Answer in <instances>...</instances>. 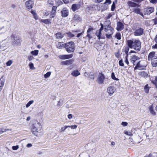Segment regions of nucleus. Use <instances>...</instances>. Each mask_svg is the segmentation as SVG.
Here are the masks:
<instances>
[{
    "label": "nucleus",
    "instance_id": "obj_19",
    "mask_svg": "<svg viewBox=\"0 0 157 157\" xmlns=\"http://www.w3.org/2000/svg\"><path fill=\"white\" fill-rule=\"evenodd\" d=\"M132 11L138 14L143 17H144V15L143 13L140 11V9L138 7L134 8L133 10Z\"/></svg>",
    "mask_w": 157,
    "mask_h": 157
},
{
    "label": "nucleus",
    "instance_id": "obj_44",
    "mask_svg": "<svg viewBox=\"0 0 157 157\" xmlns=\"http://www.w3.org/2000/svg\"><path fill=\"white\" fill-rule=\"evenodd\" d=\"M29 66L30 67V68L31 69L33 70L34 69V68L33 67L34 65L32 63H30L29 64Z\"/></svg>",
    "mask_w": 157,
    "mask_h": 157
},
{
    "label": "nucleus",
    "instance_id": "obj_6",
    "mask_svg": "<svg viewBox=\"0 0 157 157\" xmlns=\"http://www.w3.org/2000/svg\"><path fill=\"white\" fill-rule=\"evenodd\" d=\"M105 79V76L102 73H99L98 76L96 80L97 82L99 85L104 83Z\"/></svg>",
    "mask_w": 157,
    "mask_h": 157
},
{
    "label": "nucleus",
    "instance_id": "obj_32",
    "mask_svg": "<svg viewBox=\"0 0 157 157\" xmlns=\"http://www.w3.org/2000/svg\"><path fill=\"white\" fill-rule=\"evenodd\" d=\"M39 51L38 50H35L34 51H32L31 53L33 56H37L38 53Z\"/></svg>",
    "mask_w": 157,
    "mask_h": 157
},
{
    "label": "nucleus",
    "instance_id": "obj_13",
    "mask_svg": "<svg viewBox=\"0 0 157 157\" xmlns=\"http://www.w3.org/2000/svg\"><path fill=\"white\" fill-rule=\"evenodd\" d=\"M73 57L72 54L61 55L59 56V58L61 59H65L71 58Z\"/></svg>",
    "mask_w": 157,
    "mask_h": 157
},
{
    "label": "nucleus",
    "instance_id": "obj_27",
    "mask_svg": "<svg viewBox=\"0 0 157 157\" xmlns=\"http://www.w3.org/2000/svg\"><path fill=\"white\" fill-rule=\"evenodd\" d=\"M149 111L153 115H155L156 113L154 111L152 105L150 106L149 108Z\"/></svg>",
    "mask_w": 157,
    "mask_h": 157
},
{
    "label": "nucleus",
    "instance_id": "obj_61",
    "mask_svg": "<svg viewBox=\"0 0 157 157\" xmlns=\"http://www.w3.org/2000/svg\"><path fill=\"white\" fill-rule=\"evenodd\" d=\"M152 48H157V43L153 45L152 46Z\"/></svg>",
    "mask_w": 157,
    "mask_h": 157
},
{
    "label": "nucleus",
    "instance_id": "obj_48",
    "mask_svg": "<svg viewBox=\"0 0 157 157\" xmlns=\"http://www.w3.org/2000/svg\"><path fill=\"white\" fill-rule=\"evenodd\" d=\"M115 8V5L114 4V2H113V4L112 6L111 7V10L112 11H113Z\"/></svg>",
    "mask_w": 157,
    "mask_h": 157
},
{
    "label": "nucleus",
    "instance_id": "obj_8",
    "mask_svg": "<svg viewBox=\"0 0 157 157\" xmlns=\"http://www.w3.org/2000/svg\"><path fill=\"white\" fill-rule=\"evenodd\" d=\"M144 29L141 28H138L136 29L134 32V34L135 36H140L144 33Z\"/></svg>",
    "mask_w": 157,
    "mask_h": 157
},
{
    "label": "nucleus",
    "instance_id": "obj_52",
    "mask_svg": "<svg viewBox=\"0 0 157 157\" xmlns=\"http://www.w3.org/2000/svg\"><path fill=\"white\" fill-rule=\"evenodd\" d=\"M33 16L34 17V18H35V19L36 20H37L38 19V16H37V14L36 13V14H35L34 15H33Z\"/></svg>",
    "mask_w": 157,
    "mask_h": 157
},
{
    "label": "nucleus",
    "instance_id": "obj_17",
    "mask_svg": "<svg viewBox=\"0 0 157 157\" xmlns=\"http://www.w3.org/2000/svg\"><path fill=\"white\" fill-rule=\"evenodd\" d=\"M138 74L140 76L144 78H146L148 76V72L144 71L139 72Z\"/></svg>",
    "mask_w": 157,
    "mask_h": 157
},
{
    "label": "nucleus",
    "instance_id": "obj_41",
    "mask_svg": "<svg viewBox=\"0 0 157 157\" xmlns=\"http://www.w3.org/2000/svg\"><path fill=\"white\" fill-rule=\"evenodd\" d=\"M12 63V61L11 60H9L6 63V65L7 66H10Z\"/></svg>",
    "mask_w": 157,
    "mask_h": 157
},
{
    "label": "nucleus",
    "instance_id": "obj_60",
    "mask_svg": "<svg viewBox=\"0 0 157 157\" xmlns=\"http://www.w3.org/2000/svg\"><path fill=\"white\" fill-rule=\"evenodd\" d=\"M31 13L32 14H33V15H34L35 14H36V13L35 11L34 10H31Z\"/></svg>",
    "mask_w": 157,
    "mask_h": 157
},
{
    "label": "nucleus",
    "instance_id": "obj_15",
    "mask_svg": "<svg viewBox=\"0 0 157 157\" xmlns=\"http://www.w3.org/2000/svg\"><path fill=\"white\" fill-rule=\"evenodd\" d=\"M61 13L62 16L63 17H67L68 15V10L67 9L65 8L63 9Z\"/></svg>",
    "mask_w": 157,
    "mask_h": 157
},
{
    "label": "nucleus",
    "instance_id": "obj_58",
    "mask_svg": "<svg viewBox=\"0 0 157 157\" xmlns=\"http://www.w3.org/2000/svg\"><path fill=\"white\" fill-rule=\"evenodd\" d=\"M32 146V145L31 144H28L26 146L28 147H31Z\"/></svg>",
    "mask_w": 157,
    "mask_h": 157
},
{
    "label": "nucleus",
    "instance_id": "obj_62",
    "mask_svg": "<svg viewBox=\"0 0 157 157\" xmlns=\"http://www.w3.org/2000/svg\"><path fill=\"white\" fill-rule=\"evenodd\" d=\"M93 30V29L92 28H89L87 31V33H90L91 30Z\"/></svg>",
    "mask_w": 157,
    "mask_h": 157
},
{
    "label": "nucleus",
    "instance_id": "obj_37",
    "mask_svg": "<svg viewBox=\"0 0 157 157\" xmlns=\"http://www.w3.org/2000/svg\"><path fill=\"white\" fill-rule=\"evenodd\" d=\"M51 72H48L47 73L44 75V77L45 78H46L50 76L51 75Z\"/></svg>",
    "mask_w": 157,
    "mask_h": 157
},
{
    "label": "nucleus",
    "instance_id": "obj_63",
    "mask_svg": "<svg viewBox=\"0 0 157 157\" xmlns=\"http://www.w3.org/2000/svg\"><path fill=\"white\" fill-rule=\"evenodd\" d=\"M82 33H78L77 36V37H79L82 34Z\"/></svg>",
    "mask_w": 157,
    "mask_h": 157
},
{
    "label": "nucleus",
    "instance_id": "obj_42",
    "mask_svg": "<svg viewBox=\"0 0 157 157\" xmlns=\"http://www.w3.org/2000/svg\"><path fill=\"white\" fill-rule=\"evenodd\" d=\"M66 129H67V128H66V127L65 126L63 127H61V129L60 130V132H63L65 131V130Z\"/></svg>",
    "mask_w": 157,
    "mask_h": 157
},
{
    "label": "nucleus",
    "instance_id": "obj_59",
    "mask_svg": "<svg viewBox=\"0 0 157 157\" xmlns=\"http://www.w3.org/2000/svg\"><path fill=\"white\" fill-rule=\"evenodd\" d=\"M72 114H69L68 115V118L69 119H71V118H72Z\"/></svg>",
    "mask_w": 157,
    "mask_h": 157
},
{
    "label": "nucleus",
    "instance_id": "obj_55",
    "mask_svg": "<svg viewBox=\"0 0 157 157\" xmlns=\"http://www.w3.org/2000/svg\"><path fill=\"white\" fill-rule=\"evenodd\" d=\"M33 58V57L31 56H29V57L28 58V60L29 61H31L32 60V59Z\"/></svg>",
    "mask_w": 157,
    "mask_h": 157
},
{
    "label": "nucleus",
    "instance_id": "obj_26",
    "mask_svg": "<svg viewBox=\"0 0 157 157\" xmlns=\"http://www.w3.org/2000/svg\"><path fill=\"white\" fill-rule=\"evenodd\" d=\"M73 20L78 21H81V18L78 15L75 14L73 17Z\"/></svg>",
    "mask_w": 157,
    "mask_h": 157
},
{
    "label": "nucleus",
    "instance_id": "obj_10",
    "mask_svg": "<svg viewBox=\"0 0 157 157\" xmlns=\"http://www.w3.org/2000/svg\"><path fill=\"white\" fill-rule=\"evenodd\" d=\"M140 59V58L139 57L137 56H136L135 55H132L130 59V62L134 64H135V62L136 61H137V62Z\"/></svg>",
    "mask_w": 157,
    "mask_h": 157
},
{
    "label": "nucleus",
    "instance_id": "obj_45",
    "mask_svg": "<svg viewBox=\"0 0 157 157\" xmlns=\"http://www.w3.org/2000/svg\"><path fill=\"white\" fill-rule=\"evenodd\" d=\"M18 148H19V146L18 145L13 146L12 147V148L13 150H17Z\"/></svg>",
    "mask_w": 157,
    "mask_h": 157
},
{
    "label": "nucleus",
    "instance_id": "obj_28",
    "mask_svg": "<svg viewBox=\"0 0 157 157\" xmlns=\"http://www.w3.org/2000/svg\"><path fill=\"white\" fill-rule=\"evenodd\" d=\"M150 87H149L148 85L147 84L144 87V90L145 92L147 93L148 94L149 93V91L150 88Z\"/></svg>",
    "mask_w": 157,
    "mask_h": 157
},
{
    "label": "nucleus",
    "instance_id": "obj_46",
    "mask_svg": "<svg viewBox=\"0 0 157 157\" xmlns=\"http://www.w3.org/2000/svg\"><path fill=\"white\" fill-rule=\"evenodd\" d=\"M119 64L120 66H124V64L122 59H121L119 61Z\"/></svg>",
    "mask_w": 157,
    "mask_h": 157
},
{
    "label": "nucleus",
    "instance_id": "obj_7",
    "mask_svg": "<svg viewBox=\"0 0 157 157\" xmlns=\"http://www.w3.org/2000/svg\"><path fill=\"white\" fill-rule=\"evenodd\" d=\"M154 8L152 7H149L145 8L144 12V13L145 15H149L150 14L152 13L154 11Z\"/></svg>",
    "mask_w": 157,
    "mask_h": 157
},
{
    "label": "nucleus",
    "instance_id": "obj_49",
    "mask_svg": "<svg viewBox=\"0 0 157 157\" xmlns=\"http://www.w3.org/2000/svg\"><path fill=\"white\" fill-rule=\"evenodd\" d=\"M93 1L96 3H99L103 1V0H92Z\"/></svg>",
    "mask_w": 157,
    "mask_h": 157
},
{
    "label": "nucleus",
    "instance_id": "obj_1",
    "mask_svg": "<svg viewBox=\"0 0 157 157\" xmlns=\"http://www.w3.org/2000/svg\"><path fill=\"white\" fill-rule=\"evenodd\" d=\"M128 46L131 48L133 49L138 52L140 50L141 42L139 40H128L127 41Z\"/></svg>",
    "mask_w": 157,
    "mask_h": 157
},
{
    "label": "nucleus",
    "instance_id": "obj_4",
    "mask_svg": "<svg viewBox=\"0 0 157 157\" xmlns=\"http://www.w3.org/2000/svg\"><path fill=\"white\" fill-rule=\"evenodd\" d=\"M65 48L68 53L73 52L75 50V44L72 41L65 44Z\"/></svg>",
    "mask_w": 157,
    "mask_h": 157
},
{
    "label": "nucleus",
    "instance_id": "obj_43",
    "mask_svg": "<svg viewBox=\"0 0 157 157\" xmlns=\"http://www.w3.org/2000/svg\"><path fill=\"white\" fill-rule=\"evenodd\" d=\"M129 47L128 46V47H126L125 48V49H124V52H125L126 54V55H127L128 54V51H129Z\"/></svg>",
    "mask_w": 157,
    "mask_h": 157
},
{
    "label": "nucleus",
    "instance_id": "obj_29",
    "mask_svg": "<svg viewBox=\"0 0 157 157\" xmlns=\"http://www.w3.org/2000/svg\"><path fill=\"white\" fill-rule=\"evenodd\" d=\"M56 37L57 39H59L62 38L63 37V36L61 33H58L56 34Z\"/></svg>",
    "mask_w": 157,
    "mask_h": 157
},
{
    "label": "nucleus",
    "instance_id": "obj_20",
    "mask_svg": "<svg viewBox=\"0 0 157 157\" xmlns=\"http://www.w3.org/2000/svg\"><path fill=\"white\" fill-rule=\"evenodd\" d=\"M141 61L139 60L137 62V63L136 64V66L135 67V69H143V68L144 67L143 66L141 63Z\"/></svg>",
    "mask_w": 157,
    "mask_h": 157
},
{
    "label": "nucleus",
    "instance_id": "obj_22",
    "mask_svg": "<svg viewBox=\"0 0 157 157\" xmlns=\"http://www.w3.org/2000/svg\"><path fill=\"white\" fill-rule=\"evenodd\" d=\"M71 75L73 76L77 77L80 75V73L78 70H75L72 72Z\"/></svg>",
    "mask_w": 157,
    "mask_h": 157
},
{
    "label": "nucleus",
    "instance_id": "obj_53",
    "mask_svg": "<svg viewBox=\"0 0 157 157\" xmlns=\"http://www.w3.org/2000/svg\"><path fill=\"white\" fill-rule=\"evenodd\" d=\"M111 1L110 0H106V2L104 3L105 4L108 3V4H110L111 3Z\"/></svg>",
    "mask_w": 157,
    "mask_h": 157
},
{
    "label": "nucleus",
    "instance_id": "obj_11",
    "mask_svg": "<svg viewBox=\"0 0 157 157\" xmlns=\"http://www.w3.org/2000/svg\"><path fill=\"white\" fill-rule=\"evenodd\" d=\"M116 90L115 88L113 86H110L108 87L107 90V91L109 94L110 96L112 95L115 92Z\"/></svg>",
    "mask_w": 157,
    "mask_h": 157
},
{
    "label": "nucleus",
    "instance_id": "obj_40",
    "mask_svg": "<svg viewBox=\"0 0 157 157\" xmlns=\"http://www.w3.org/2000/svg\"><path fill=\"white\" fill-rule=\"evenodd\" d=\"M124 134L126 135L130 136H132V133L129 131H126L124 132Z\"/></svg>",
    "mask_w": 157,
    "mask_h": 157
},
{
    "label": "nucleus",
    "instance_id": "obj_50",
    "mask_svg": "<svg viewBox=\"0 0 157 157\" xmlns=\"http://www.w3.org/2000/svg\"><path fill=\"white\" fill-rule=\"evenodd\" d=\"M150 2L152 3H156L157 2V0H150Z\"/></svg>",
    "mask_w": 157,
    "mask_h": 157
},
{
    "label": "nucleus",
    "instance_id": "obj_3",
    "mask_svg": "<svg viewBox=\"0 0 157 157\" xmlns=\"http://www.w3.org/2000/svg\"><path fill=\"white\" fill-rule=\"evenodd\" d=\"M12 44L14 46H17L21 45V40L20 37L16 34H12L10 36Z\"/></svg>",
    "mask_w": 157,
    "mask_h": 157
},
{
    "label": "nucleus",
    "instance_id": "obj_34",
    "mask_svg": "<svg viewBox=\"0 0 157 157\" xmlns=\"http://www.w3.org/2000/svg\"><path fill=\"white\" fill-rule=\"evenodd\" d=\"M34 102V101L31 100L29 101L26 105V107L27 108H28L31 104Z\"/></svg>",
    "mask_w": 157,
    "mask_h": 157
},
{
    "label": "nucleus",
    "instance_id": "obj_33",
    "mask_svg": "<svg viewBox=\"0 0 157 157\" xmlns=\"http://www.w3.org/2000/svg\"><path fill=\"white\" fill-rule=\"evenodd\" d=\"M115 37L118 40H120L121 38V35L119 33H117L115 36Z\"/></svg>",
    "mask_w": 157,
    "mask_h": 157
},
{
    "label": "nucleus",
    "instance_id": "obj_36",
    "mask_svg": "<svg viewBox=\"0 0 157 157\" xmlns=\"http://www.w3.org/2000/svg\"><path fill=\"white\" fill-rule=\"evenodd\" d=\"M63 104V101L62 100H60L58 102L57 104V106H61Z\"/></svg>",
    "mask_w": 157,
    "mask_h": 157
},
{
    "label": "nucleus",
    "instance_id": "obj_25",
    "mask_svg": "<svg viewBox=\"0 0 157 157\" xmlns=\"http://www.w3.org/2000/svg\"><path fill=\"white\" fill-rule=\"evenodd\" d=\"M40 22L44 23L46 24H51V22L50 21L49 19H40Z\"/></svg>",
    "mask_w": 157,
    "mask_h": 157
},
{
    "label": "nucleus",
    "instance_id": "obj_16",
    "mask_svg": "<svg viewBox=\"0 0 157 157\" xmlns=\"http://www.w3.org/2000/svg\"><path fill=\"white\" fill-rule=\"evenodd\" d=\"M81 7V5L79 4H73L72 5L71 9L73 11H75L79 9Z\"/></svg>",
    "mask_w": 157,
    "mask_h": 157
},
{
    "label": "nucleus",
    "instance_id": "obj_24",
    "mask_svg": "<svg viewBox=\"0 0 157 157\" xmlns=\"http://www.w3.org/2000/svg\"><path fill=\"white\" fill-rule=\"evenodd\" d=\"M56 46L58 48L61 49L62 48L65 47V44L61 42H59L56 44Z\"/></svg>",
    "mask_w": 157,
    "mask_h": 157
},
{
    "label": "nucleus",
    "instance_id": "obj_21",
    "mask_svg": "<svg viewBox=\"0 0 157 157\" xmlns=\"http://www.w3.org/2000/svg\"><path fill=\"white\" fill-rule=\"evenodd\" d=\"M73 61L71 59H69L65 61H63L62 62V64L63 65H68L72 64Z\"/></svg>",
    "mask_w": 157,
    "mask_h": 157
},
{
    "label": "nucleus",
    "instance_id": "obj_14",
    "mask_svg": "<svg viewBox=\"0 0 157 157\" xmlns=\"http://www.w3.org/2000/svg\"><path fill=\"white\" fill-rule=\"evenodd\" d=\"M5 78L3 76H2L0 78V91H1L3 88L5 84Z\"/></svg>",
    "mask_w": 157,
    "mask_h": 157
},
{
    "label": "nucleus",
    "instance_id": "obj_57",
    "mask_svg": "<svg viewBox=\"0 0 157 157\" xmlns=\"http://www.w3.org/2000/svg\"><path fill=\"white\" fill-rule=\"evenodd\" d=\"M55 14L51 13V14L50 15V18H53L55 17Z\"/></svg>",
    "mask_w": 157,
    "mask_h": 157
},
{
    "label": "nucleus",
    "instance_id": "obj_12",
    "mask_svg": "<svg viewBox=\"0 0 157 157\" xmlns=\"http://www.w3.org/2000/svg\"><path fill=\"white\" fill-rule=\"evenodd\" d=\"M33 2L31 0L26 1L25 3L26 7L29 10H30L33 8Z\"/></svg>",
    "mask_w": 157,
    "mask_h": 157
},
{
    "label": "nucleus",
    "instance_id": "obj_38",
    "mask_svg": "<svg viewBox=\"0 0 157 157\" xmlns=\"http://www.w3.org/2000/svg\"><path fill=\"white\" fill-rule=\"evenodd\" d=\"M67 35L70 38H71L74 36L75 35L72 34L71 32H68L67 33Z\"/></svg>",
    "mask_w": 157,
    "mask_h": 157
},
{
    "label": "nucleus",
    "instance_id": "obj_31",
    "mask_svg": "<svg viewBox=\"0 0 157 157\" xmlns=\"http://www.w3.org/2000/svg\"><path fill=\"white\" fill-rule=\"evenodd\" d=\"M0 129L2 130V131L3 133L6 132L7 131H11L12 130L11 128L6 129L4 128H0Z\"/></svg>",
    "mask_w": 157,
    "mask_h": 157
},
{
    "label": "nucleus",
    "instance_id": "obj_23",
    "mask_svg": "<svg viewBox=\"0 0 157 157\" xmlns=\"http://www.w3.org/2000/svg\"><path fill=\"white\" fill-rule=\"evenodd\" d=\"M128 6L132 7H135L137 6V4L131 1H128L127 3Z\"/></svg>",
    "mask_w": 157,
    "mask_h": 157
},
{
    "label": "nucleus",
    "instance_id": "obj_35",
    "mask_svg": "<svg viewBox=\"0 0 157 157\" xmlns=\"http://www.w3.org/2000/svg\"><path fill=\"white\" fill-rule=\"evenodd\" d=\"M111 77L114 80L118 81V79L115 77V74L114 72H112L111 74Z\"/></svg>",
    "mask_w": 157,
    "mask_h": 157
},
{
    "label": "nucleus",
    "instance_id": "obj_54",
    "mask_svg": "<svg viewBox=\"0 0 157 157\" xmlns=\"http://www.w3.org/2000/svg\"><path fill=\"white\" fill-rule=\"evenodd\" d=\"M127 56L126 57V59H125V62L127 65H128V64H129V62H128V59L127 58Z\"/></svg>",
    "mask_w": 157,
    "mask_h": 157
},
{
    "label": "nucleus",
    "instance_id": "obj_51",
    "mask_svg": "<svg viewBox=\"0 0 157 157\" xmlns=\"http://www.w3.org/2000/svg\"><path fill=\"white\" fill-rule=\"evenodd\" d=\"M77 127V126L76 125H71V128L72 129H75Z\"/></svg>",
    "mask_w": 157,
    "mask_h": 157
},
{
    "label": "nucleus",
    "instance_id": "obj_47",
    "mask_svg": "<svg viewBox=\"0 0 157 157\" xmlns=\"http://www.w3.org/2000/svg\"><path fill=\"white\" fill-rule=\"evenodd\" d=\"M128 124V123L126 122H123L121 123V125L124 127L127 126Z\"/></svg>",
    "mask_w": 157,
    "mask_h": 157
},
{
    "label": "nucleus",
    "instance_id": "obj_64",
    "mask_svg": "<svg viewBox=\"0 0 157 157\" xmlns=\"http://www.w3.org/2000/svg\"><path fill=\"white\" fill-rule=\"evenodd\" d=\"M62 0L64 2V3L65 4L68 3L69 2L68 0Z\"/></svg>",
    "mask_w": 157,
    "mask_h": 157
},
{
    "label": "nucleus",
    "instance_id": "obj_9",
    "mask_svg": "<svg viewBox=\"0 0 157 157\" xmlns=\"http://www.w3.org/2000/svg\"><path fill=\"white\" fill-rule=\"evenodd\" d=\"M104 27V30L105 32L110 33L111 34L113 33V29L109 25H105Z\"/></svg>",
    "mask_w": 157,
    "mask_h": 157
},
{
    "label": "nucleus",
    "instance_id": "obj_18",
    "mask_svg": "<svg viewBox=\"0 0 157 157\" xmlns=\"http://www.w3.org/2000/svg\"><path fill=\"white\" fill-rule=\"evenodd\" d=\"M117 29L118 31H121L123 29L124 25L120 21H119L117 23Z\"/></svg>",
    "mask_w": 157,
    "mask_h": 157
},
{
    "label": "nucleus",
    "instance_id": "obj_30",
    "mask_svg": "<svg viewBox=\"0 0 157 157\" xmlns=\"http://www.w3.org/2000/svg\"><path fill=\"white\" fill-rule=\"evenodd\" d=\"M101 32L100 31L98 30L95 33V35L97 36L98 37V39L99 40H100L101 38Z\"/></svg>",
    "mask_w": 157,
    "mask_h": 157
},
{
    "label": "nucleus",
    "instance_id": "obj_39",
    "mask_svg": "<svg viewBox=\"0 0 157 157\" xmlns=\"http://www.w3.org/2000/svg\"><path fill=\"white\" fill-rule=\"evenodd\" d=\"M113 34H111L110 33H107L106 34V38L108 39H110L112 37L111 35Z\"/></svg>",
    "mask_w": 157,
    "mask_h": 157
},
{
    "label": "nucleus",
    "instance_id": "obj_56",
    "mask_svg": "<svg viewBox=\"0 0 157 157\" xmlns=\"http://www.w3.org/2000/svg\"><path fill=\"white\" fill-rule=\"evenodd\" d=\"M56 9H57V7L55 6H53L52 10H54L55 11H56Z\"/></svg>",
    "mask_w": 157,
    "mask_h": 157
},
{
    "label": "nucleus",
    "instance_id": "obj_2",
    "mask_svg": "<svg viewBox=\"0 0 157 157\" xmlns=\"http://www.w3.org/2000/svg\"><path fill=\"white\" fill-rule=\"evenodd\" d=\"M148 60L151 61V63L153 67H156L157 66V54H155L154 52L149 53L148 56Z\"/></svg>",
    "mask_w": 157,
    "mask_h": 157
},
{
    "label": "nucleus",
    "instance_id": "obj_5",
    "mask_svg": "<svg viewBox=\"0 0 157 157\" xmlns=\"http://www.w3.org/2000/svg\"><path fill=\"white\" fill-rule=\"evenodd\" d=\"M42 127L41 124L39 122H38L36 124L33 125L32 127V131L33 134L35 135L36 132H42Z\"/></svg>",
    "mask_w": 157,
    "mask_h": 157
}]
</instances>
